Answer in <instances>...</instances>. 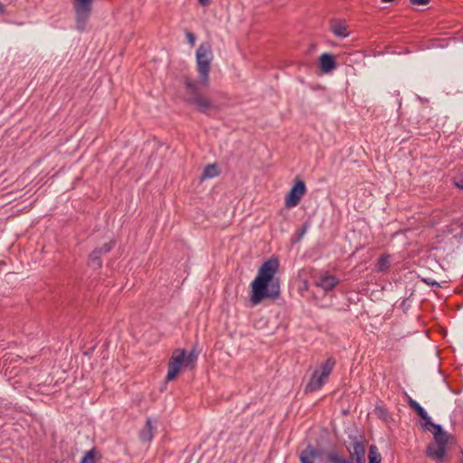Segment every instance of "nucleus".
Returning a JSON list of instances; mask_svg holds the SVG:
<instances>
[{
  "mask_svg": "<svg viewBox=\"0 0 463 463\" xmlns=\"http://www.w3.org/2000/svg\"><path fill=\"white\" fill-rule=\"evenodd\" d=\"M185 36H186V38H187V40H188V43H189L192 46H193V45H194V43H195V40H196V37H195L194 33H193L192 32H190V31H187V30H186V32H185Z\"/></svg>",
  "mask_w": 463,
  "mask_h": 463,
  "instance_id": "393cba45",
  "label": "nucleus"
},
{
  "mask_svg": "<svg viewBox=\"0 0 463 463\" xmlns=\"http://www.w3.org/2000/svg\"><path fill=\"white\" fill-rule=\"evenodd\" d=\"M196 70L199 80L196 81L188 76L184 79V85L187 98L186 103L194 106L199 112L206 114L209 110H216L218 107L211 99L202 95L199 86L205 88L210 86V71L213 60L212 44L209 42L202 43L195 52Z\"/></svg>",
  "mask_w": 463,
  "mask_h": 463,
  "instance_id": "f257e3e1",
  "label": "nucleus"
},
{
  "mask_svg": "<svg viewBox=\"0 0 463 463\" xmlns=\"http://www.w3.org/2000/svg\"><path fill=\"white\" fill-rule=\"evenodd\" d=\"M340 283V279L328 272H326L315 280V285L321 288L325 292H329Z\"/></svg>",
  "mask_w": 463,
  "mask_h": 463,
  "instance_id": "1a4fd4ad",
  "label": "nucleus"
},
{
  "mask_svg": "<svg viewBox=\"0 0 463 463\" xmlns=\"http://www.w3.org/2000/svg\"><path fill=\"white\" fill-rule=\"evenodd\" d=\"M368 461L369 463H381L382 461V456L375 445L369 447Z\"/></svg>",
  "mask_w": 463,
  "mask_h": 463,
  "instance_id": "6ab92c4d",
  "label": "nucleus"
},
{
  "mask_svg": "<svg viewBox=\"0 0 463 463\" xmlns=\"http://www.w3.org/2000/svg\"><path fill=\"white\" fill-rule=\"evenodd\" d=\"M98 451L97 449L94 447L89 451H87L84 456L81 458L80 463H96V455Z\"/></svg>",
  "mask_w": 463,
  "mask_h": 463,
  "instance_id": "412c9836",
  "label": "nucleus"
},
{
  "mask_svg": "<svg viewBox=\"0 0 463 463\" xmlns=\"http://www.w3.org/2000/svg\"><path fill=\"white\" fill-rule=\"evenodd\" d=\"M115 246V241L111 240L104 243L101 247L95 248L90 254L88 259V266L93 269H99L102 267L101 256L106 255L112 250Z\"/></svg>",
  "mask_w": 463,
  "mask_h": 463,
  "instance_id": "6e6552de",
  "label": "nucleus"
},
{
  "mask_svg": "<svg viewBox=\"0 0 463 463\" xmlns=\"http://www.w3.org/2000/svg\"><path fill=\"white\" fill-rule=\"evenodd\" d=\"M212 0H198V3L202 5V6H207L210 3H211Z\"/></svg>",
  "mask_w": 463,
  "mask_h": 463,
  "instance_id": "cd10ccee",
  "label": "nucleus"
},
{
  "mask_svg": "<svg viewBox=\"0 0 463 463\" xmlns=\"http://www.w3.org/2000/svg\"><path fill=\"white\" fill-rule=\"evenodd\" d=\"M407 402L419 417L423 415V413L426 411L425 409L419 402H417L411 397H408Z\"/></svg>",
  "mask_w": 463,
  "mask_h": 463,
  "instance_id": "5701e85b",
  "label": "nucleus"
},
{
  "mask_svg": "<svg viewBox=\"0 0 463 463\" xmlns=\"http://www.w3.org/2000/svg\"><path fill=\"white\" fill-rule=\"evenodd\" d=\"M5 12V5L2 3H0V13L4 14Z\"/></svg>",
  "mask_w": 463,
  "mask_h": 463,
  "instance_id": "c85d7f7f",
  "label": "nucleus"
},
{
  "mask_svg": "<svg viewBox=\"0 0 463 463\" xmlns=\"http://www.w3.org/2000/svg\"><path fill=\"white\" fill-rule=\"evenodd\" d=\"M197 360V354L195 352V346L187 354L185 352V363L184 364V368H193Z\"/></svg>",
  "mask_w": 463,
  "mask_h": 463,
  "instance_id": "aec40b11",
  "label": "nucleus"
},
{
  "mask_svg": "<svg viewBox=\"0 0 463 463\" xmlns=\"http://www.w3.org/2000/svg\"><path fill=\"white\" fill-rule=\"evenodd\" d=\"M374 413L380 420H382L385 422H388L392 419L388 409L385 407V405L382 402L375 405Z\"/></svg>",
  "mask_w": 463,
  "mask_h": 463,
  "instance_id": "f3484780",
  "label": "nucleus"
},
{
  "mask_svg": "<svg viewBox=\"0 0 463 463\" xmlns=\"http://www.w3.org/2000/svg\"><path fill=\"white\" fill-rule=\"evenodd\" d=\"M432 433L434 440L426 447V456L437 462H442L446 455V445L453 436L444 430L441 425L434 426Z\"/></svg>",
  "mask_w": 463,
  "mask_h": 463,
  "instance_id": "20e7f679",
  "label": "nucleus"
},
{
  "mask_svg": "<svg viewBox=\"0 0 463 463\" xmlns=\"http://www.w3.org/2000/svg\"><path fill=\"white\" fill-rule=\"evenodd\" d=\"M221 171L216 164L207 165L202 174L201 179L213 178L220 175Z\"/></svg>",
  "mask_w": 463,
  "mask_h": 463,
  "instance_id": "dca6fc26",
  "label": "nucleus"
},
{
  "mask_svg": "<svg viewBox=\"0 0 463 463\" xmlns=\"http://www.w3.org/2000/svg\"><path fill=\"white\" fill-rule=\"evenodd\" d=\"M306 193L307 186L305 181L301 177L296 176L291 188L285 196L286 208L290 209L297 206Z\"/></svg>",
  "mask_w": 463,
  "mask_h": 463,
  "instance_id": "423d86ee",
  "label": "nucleus"
},
{
  "mask_svg": "<svg viewBox=\"0 0 463 463\" xmlns=\"http://www.w3.org/2000/svg\"><path fill=\"white\" fill-rule=\"evenodd\" d=\"M94 0H73L76 29L83 32L87 26L93 9Z\"/></svg>",
  "mask_w": 463,
  "mask_h": 463,
  "instance_id": "39448f33",
  "label": "nucleus"
},
{
  "mask_svg": "<svg viewBox=\"0 0 463 463\" xmlns=\"http://www.w3.org/2000/svg\"><path fill=\"white\" fill-rule=\"evenodd\" d=\"M390 260H391L390 254H387V253L382 254L376 260L375 268H374L375 271L386 273L391 267Z\"/></svg>",
  "mask_w": 463,
  "mask_h": 463,
  "instance_id": "2eb2a0df",
  "label": "nucleus"
},
{
  "mask_svg": "<svg viewBox=\"0 0 463 463\" xmlns=\"http://www.w3.org/2000/svg\"><path fill=\"white\" fill-rule=\"evenodd\" d=\"M156 427L153 425L151 418H147L144 427L139 430L138 438L143 443H150L154 439Z\"/></svg>",
  "mask_w": 463,
  "mask_h": 463,
  "instance_id": "9b49d317",
  "label": "nucleus"
},
{
  "mask_svg": "<svg viewBox=\"0 0 463 463\" xmlns=\"http://www.w3.org/2000/svg\"><path fill=\"white\" fill-rule=\"evenodd\" d=\"M351 446L352 449L347 448L349 457L345 458L340 454L335 445H332L330 449L326 450L308 444L300 452L299 461L300 463H314V459L317 458L320 463H365L364 444L354 437Z\"/></svg>",
  "mask_w": 463,
  "mask_h": 463,
  "instance_id": "7ed1b4c3",
  "label": "nucleus"
},
{
  "mask_svg": "<svg viewBox=\"0 0 463 463\" xmlns=\"http://www.w3.org/2000/svg\"><path fill=\"white\" fill-rule=\"evenodd\" d=\"M185 359V349H175L173 354H172V356L170 357L169 361H168V371H167V374L165 376V380L167 382H172L174 381L180 370H181V367L183 366L184 367V364L185 363L184 361Z\"/></svg>",
  "mask_w": 463,
  "mask_h": 463,
  "instance_id": "0eeeda50",
  "label": "nucleus"
},
{
  "mask_svg": "<svg viewBox=\"0 0 463 463\" xmlns=\"http://www.w3.org/2000/svg\"><path fill=\"white\" fill-rule=\"evenodd\" d=\"M421 281L429 286H431L432 288H441L440 284L438 281H436L430 278H422Z\"/></svg>",
  "mask_w": 463,
  "mask_h": 463,
  "instance_id": "b1692460",
  "label": "nucleus"
},
{
  "mask_svg": "<svg viewBox=\"0 0 463 463\" xmlns=\"http://www.w3.org/2000/svg\"><path fill=\"white\" fill-rule=\"evenodd\" d=\"M430 0H410V3L414 5H426Z\"/></svg>",
  "mask_w": 463,
  "mask_h": 463,
  "instance_id": "a878e982",
  "label": "nucleus"
},
{
  "mask_svg": "<svg viewBox=\"0 0 463 463\" xmlns=\"http://www.w3.org/2000/svg\"><path fill=\"white\" fill-rule=\"evenodd\" d=\"M279 269L277 257H271L261 264L250 288V300L252 306L264 299H277L280 296V279L276 277Z\"/></svg>",
  "mask_w": 463,
  "mask_h": 463,
  "instance_id": "f03ea898",
  "label": "nucleus"
},
{
  "mask_svg": "<svg viewBox=\"0 0 463 463\" xmlns=\"http://www.w3.org/2000/svg\"><path fill=\"white\" fill-rule=\"evenodd\" d=\"M454 184L455 185L459 188L460 190L463 191V179H459L458 181V180H454Z\"/></svg>",
  "mask_w": 463,
  "mask_h": 463,
  "instance_id": "bb28decb",
  "label": "nucleus"
},
{
  "mask_svg": "<svg viewBox=\"0 0 463 463\" xmlns=\"http://www.w3.org/2000/svg\"><path fill=\"white\" fill-rule=\"evenodd\" d=\"M336 361L333 356H329L324 363H322L317 371L323 378L327 379L328 376L333 372L334 367L335 366Z\"/></svg>",
  "mask_w": 463,
  "mask_h": 463,
  "instance_id": "ddd939ff",
  "label": "nucleus"
},
{
  "mask_svg": "<svg viewBox=\"0 0 463 463\" xmlns=\"http://www.w3.org/2000/svg\"><path fill=\"white\" fill-rule=\"evenodd\" d=\"M327 379L323 378L317 371H314L309 382L305 387V392H314L321 389Z\"/></svg>",
  "mask_w": 463,
  "mask_h": 463,
  "instance_id": "f8f14e48",
  "label": "nucleus"
},
{
  "mask_svg": "<svg viewBox=\"0 0 463 463\" xmlns=\"http://www.w3.org/2000/svg\"><path fill=\"white\" fill-rule=\"evenodd\" d=\"M309 227H310V222L309 221L304 222L302 224V227L300 229H298L296 232V233L294 234V236L292 237L291 242L293 244L299 242Z\"/></svg>",
  "mask_w": 463,
  "mask_h": 463,
  "instance_id": "a211bd4d",
  "label": "nucleus"
},
{
  "mask_svg": "<svg viewBox=\"0 0 463 463\" xmlns=\"http://www.w3.org/2000/svg\"><path fill=\"white\" fill-rule=\"evenodd\" d=\"M337 67L335 57L329 52L322 53L318 58V68L325 73L332 72Z\"/></svg>",
  "mask_w": 463,
  "mask_h": 463,
  "instance_id": "9d476101",
  "label": "nucleus"
},
{
  "mask_svg": "<svg viewBox=\"0 0 463 463\" xmlns=\"http://www.w3.org/2000/svg\"><path fill=\"white\" fill-rule=\"evenodd\" d=\"M331 32L339 38H345L349 35L346 25L340 21L330 22Z\"/></svg>",
  "mask_w": 463,
  "mask_h": 463,
  "instance_id": "4468645a",
  "label": "nucleus"
},
{
  "mask_svg": "<svg viewBox=\"0 0 463 463\" xmlns=\"http://www.w3.org/2000/svg\"><path fill=\"white\" fill-rule=\"evenodd\" d=\"M420 418L423 420L421 427L424 430H430V428L434 430V426L439 425L432 421L427 411H425L423 415L420 416Z\"/></svg>",
  "mask_w": 463,
  "mask_h": 463,
  "instance_id": "4be33fe9",
  "label": "nucleus"
}]
</instances>
